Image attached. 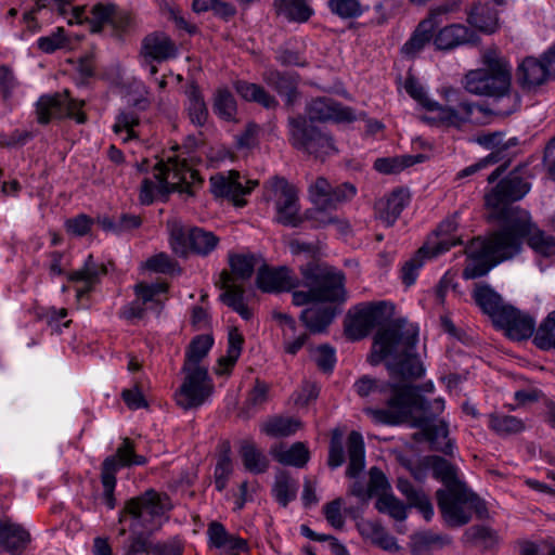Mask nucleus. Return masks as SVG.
Here are the masks:
<instances>
[{
    "label": "nucleus",
    "instance_id": "f257e3e1",
    "mask_svg": "<svg viewBox=\"0 0 555 555\" xmlns=\"http://www.w3.org/2000/svg\"><path fill=\"white\" fill-rule=\"evenodd\" d=\"M443 409L444 401L441 398L429 402L413 387H406L389 399L387 409L366 408L364 412L379 424L398 425L410 422L413 427L422 429L434 450L452 455L454 444L448 438V425L442 421L434 423L436 415Z\"/></svg>",
    "mask_w": 555,
    "mask_h": 555
},
{
    "label": "nucleus",
    "instance_id": "f03ea898",
    "mask_svg": "<svg viewBox=\"0 0 555 555\" xmlns=\"http://www.w3.org/2000/svg\"><path fill=\"white\" fill-rule=\"evenodd\" d=\"M483 67L469 70L463 79L464 88L475 95L488 96V105H478L483 115L508 116L518 109L520 96L512 90L511 66L496 49L481 54Z\"/></svg>",
    "mask_w": 555,
    "mask_h": 555
},
{
    "label": "nucleus",
    "instance_id": "7ed1b4c3",
    "mask_svg": "<svg viewBox=\"0 0 555 555\" xmlns=\"http://www.w3.org/2000/svg\"><path fill=\"white\" fill-rule=\"evenodd\" d=\"M172 507L170 498L154 489L127 500L118 517L119 522L130 518V535L124 545V555L152 554L155 543L150 537L160 529L163 517Z\"/></svg>",
    "mask_w": 555,
    "mask_h": 555
},
{
    "label": "nucleus",
    "instance_id": "20e7f679",
    "mask_svg": "<svg viewBox=\"0 0 555 555\" xmlns=\"http://www.w3.org/2000/svg\"><path fill=\"white\" fill-rule=\"evenodd\" d=\"M417 335V328L408 324L404 319L392 320L377 331L369 362L377 365L384 359L392 357L397 361L398 374L403 378H420L424 374V367L415 353Z\"/></svg>",
    "mask_w": 555,
    "mask_h": 555
},
{
    "label": "nucleus",
    "instance_id": "39448f33",
    "mask_svg": "<svg viewBox=\"0 0 555 555\" xmlns=\"http://www.w3.org/2000/svg\"><path fill=\"white\" fill-rule=\"evenodd\" d=\"M158 172L153 179L145 178L140 188V202L150 205L157 198H166L171 192L193 195L192 188L201 184L198 172L189 167L184 159L169 158L167 164H158Z\"/></svg>",
    "mask_w": 555,
    "mask_h": 555
},
{
    "label": "nucleus",
    "instance_id": "423d86ee",
    "mask_svg": "<svg viewBox=\"0 0 555 555\" xmlns=\"http://www.w3.org/2000/svg\"><path fill=\"white\" fill-rule=\"evenodd\" d=\"M527 166H517L485 195L486 206L490 210L489 219L498 221L500 228H508L513 212L524 210L513 203L520 201L530 191Z\"/></svg>",
    "mask_w": 555,
    "mask_h": 555
},
{
    "label": "nucleus",
    "instance_id": "0eeeda50",
    "mask_svg": "<svg viewBox=\"0 0 555 555\" xmlns=\"http://www.w3.org/2000/svg\"><path fill=\"white\" fill-rule=\"evenodd\" d=\"M517 246L514 242L505 243L500 228L488 236L472 240L466 248L470 262L463 270L467 280L486 275L496 264L513 259Z\"/></svg>",
    "mask_w": 555,
    "mask_h": 555
},
{
    "label": "nucleus",
    "instance_id": "6e6552de",
    "mask_svg": "<svg viewBox=\"0 0 555 555\" xmlns=\"http://www.w3.org/2000/svg\"><path fill=\"white\" fill-rule=\"evenodd\" d=\"M436 499L440 513L450 527H462L468 524L473 511L479 518L488 515L485 502L465 483L450 490H437Z\"/></svg>",
    "mask_w": 555,
    "mask_h": 555
},
{
    "label": "nucleus",
    "instance_id": "1a4fd4ad",
    "mask_svg": "<svg viewBox=\"0 0 555 555\" xmlns=\"http://www.w3.org/2000/svg\"><path fill=\"white\" fill-rule=\"evenodd\" d=\"M299 270L300 285L312 288L317 302H344L347 299L343 271L313 261L300 266Z\"/></svg>",
    "mask_w": 555,
    "mask_h": 555
},
{
    "label": "nucleus",
    "instance_id": "9d476101",
    "mask_svg": "<svg viewBox=\"0 0 555 555\" xmlns=\"http://www.w3.org/2000/svg\"><path fill=\"white\" fill-rule=\"evenodd\" d=\"M511 225L508 228H500L505 243L514 242L517 246L515 256L520 254L524 241L537 254L544 257L555 255V237L547 235L532 222L528 210H516L512 215Z\"/></svg>",
    "mask_w": 555,
    "mask_h": 555
},
{
    "label": "nucleus",
    "instance_id": "9b49d317",
    "mask_svg": "<svg viewBox=\"0 0 555 555\" xmlns=\"http://www.w3.org/2000/svg\"><path fill=\"white\" fill-rule=\"evenodd\" d=\"M288 142L304 153L317 158L334 154L336 147L333 138L319 127L314 126L305 115L287 118Z\"/></svg>",
    "mask_w": 555,
    "mask_h": 555
},
{
    "label": "nucleus",
    "instance_id": "f8f14e48",
    "mask_svg": "<svg viewBox=\"0 0 555 555\" xmlns=\"http://www.w3.org/2000/svg\"><path fill=\"white\" fill-rule=\"evenodd\" d=\"M457 230V222L455 218H448L443 220L434 235L416 251L414 257L408 260L402 267V281L406 286L412 285L417 276V271L423 267L425 259L435 258L446 251L452 246L461 244V240L453 236Z\"/></svg>",
    "mask_w": 555,
    "mask_h": 555
},
{
    "label": "nucleus",
    "instance_id": "ddd939ff",
    "mask_svg": "<svg viewBox=\"0 0 555 555\" xmlns=\"http://www.w3.org/2000/svg\"><path fill=\"white\" fill-rule=\"evenodd\" d=\"M169 243L172 251L179 257H188L190 253L207 257L219 244V237L211 231L199 227L185 225L179 220H168Z\"/></svg>",
    "mask_w": 555,
    "mask_h": 555
},
{
    "label": "nucleus",
    "instance_id": "4468645a",
    "mask_svg": "<svg viewBox=\"0 0 555 555\" xmlns=\"http://www.w3.org/2000/svg\"><path fill=\"white\" fill-rule=\"evenodd\" d=\"M146 459L143 455H137L132 442L125 438L121 446L116 451V456H108L102 463L101 481L103 485V500L109 509L116 506L114 491L116 487V473L121 466L143 465Z\"/></svg>",
    "mask_w": 555,
    "mask_h": 555
},
{
    "label": "nucleus",
    "instance_id": "2eb2a0df",
    "mask_svg": "<svg viewBox=\"0 0 555 555\" xmlns=\"http://www.w3.org/2000/svg\"><path fill=\"white\" fill-rule=\"evenodd\" d=\"M83 104V101L72 99L67 90L42 95L36 103L37 121L47 125L52 119L69 117L83 124L87 120L86 114L80 111Z\"/></svg>",
    "mask_w": 555,
    "mask_h": 555
},
{
    "label": "nucleus",
    "instance_id": "dca6fc26",
    "mask_svg": "<svg viewBox=\"0 0 555 555\" xmlns=\"http://www.w3.org/2000/svg\"><path fill=\"white\" fill-rule=\"evenodd\" d=\"M393 314V306L387 301L372 302L360 306L351 315L349 323L346 325V334L352 340H358L376 327L387 326Z\"/></svg>",
    "mask_w": 555,
    "mask_h": 555
},
{
    "label": "nucleus",
    "instance_id": "f3484780",
    "mask_svg": "<svg viewBox=\"0 0 555 555\" xmlns=\"http://www.w3.org/2000/svg\"><path fill=\"white\" fill-rule=\"evenodd\" d=\"M184 378L175 392L178 406L188 411L202 406L214 392V383L208 370L182 371Z\"/></svg>",
    "mask_w": 555,
    "mask_h": 555
},
{
    "label": "nucleus",
    "instance_id": "a211bd4d",
    "mask_svg": "<svg viewBox=\"0 0 555 555\" xmlns=\"http://www.w3.org/2000/svg\"><path fill=\"white\" fill-rule=\"evenodd\" d=\"M441 94L447 102L441 105L438 102L428 103V112H436L439 121L446 126L461 128L472 120V115L478 111V105L461 99L457 89L447 87L441 90Z\"/></svg>",
    "mask_w": 555,
    "mask_h": 555
},
{
    "label": "nucleus",
    "instance_id": "6ab92c4d",
    "mask_svg": "<svg viewBox=\"0 0 555 555\" xmlns=\"http://www.w3.org/2000/svg\"><path fill=\"white\" fill-rule=\"evenodd\" d=\"M308 194L313 205L336 210L357 195V188L351 182L332 183L318 177L309 184Z\"/></svg>",
    "mask_w": 555,
    "mask_h": 555
},
{
    "label": "nucleus",
    "instance_id": "aec40b11",
    "mask_svg": "<svg viewBox=\"0 0 555 555\" xmlns=\"http://www.w3.org/2000/svg\"><path fill=\"white\" fill-rule=\"evenodd\" d=\"M271 188L275 195L276 220L287 227H297L301 222L298 215V194L294 185L287 180L274 177L271 180Z\"/></svg>",
    "mask_w": 555,
    "mask_h": 555
},
{
    "label": "nucleus",
    "instance_id": "412c9836",
    "mask_svg": "<svg viewBox=\"0 0 555 555\" xmlns=\"http://www.w3.org/2000/svg\"><path fill=\"white\" fill-rule=\"evenodd\" d=\"M167 291L168 284L164 282L154 284H137L134 287L137 299L125 306L120 315L126 320H135L142 319L147 309H153L157 313H160L163 304L156 297Z\"/></svg>",
    "mask_w": 555,
    "mask_h": 555
},
{
    "label": "nucleus",
    "instance_id": "4be33fe9",
    "mask_svg": "<svg viewBox=\"0 0 555 555\" xmlns=\"http://www.w3.org/2000/svg\"><path fill=\"white\" fill-rule=\"evenodd\" d=\"M257 185V181H248L244 186L237 171L231 170L227 176L216 175L210 178V191L217 197L231 199L235 206L242 207L246 204L243 196L249 194Z\"/></svg>",
    "mask_w": 555,
    "mask_h": 555
},
{
    "label": "nucleus",
    "instance_id": "5701e85b",
    "mask_svg": "<svg viewBox=\"0 0 555 555\" xmlns=\"http://www.w3.org/2000/svg\"><path fill=\"white\" fill-rule=\"evenodd\" d=\"M309 120L313 121H351L354 119L353 112L343 106L337 101L321 96L311 100L306 106V115Z\"/></svg>",
    "mask_w": 555,
    "mask_h": 555
},
{
    "label": "nucleus",
    "instance_id": "b1692460",
    "mask_svg": "<svg viewBox=\"0 0 555 555\" xmlns=\"http://www.w3.org/2000/svg\"><path fill=\"white\" fill-rule=\"evenodd\" d=\"M494 325L503 328L509 338L522 340L529 338L534 333L535 321L529 314L508 306L503 310Z\"/></svg>",
    "mask_w": 555,
    "mask_h": 555
},
{
    "label": "nucleus",
    "instance_id": "393cba45",
    "mask_svg": "<svg viewBox=\"0 0 555 555\" xmlns=\"http://www.w3.org/2000/svg\"><path fill=\"white\" fill-rule=\"evenodd\" d=\"M447 12L448 9L443 7L431 10L429 16L417 25L410 39L402 46L401 52L406 56H414L422 51L434 38V30L440 23L439 17Z\"/></svg>",
    "mask_w": 555,
    "mask_h": 555
},
{
    "label": "nucleus",
    "instance_id": "a878e982",
    "mask_svg": "<svg viewBox=\"0 0 555 555\" xmlns=\"http://www.w3.org/2000/svg\"><path fill=\"white\" fill-rule=\"evenodd\" d=\"M257 286L267 293L288 292L300 285V281L286 267L276 269L263 264L257 273Z\"/></svg>",
    "mask_w": 555,
    "mask_h": 555
},
{
    "label": "nucleus",
    "instance_id": "bb28decb",
    "mask_svg": "<svg viewBox=\"0 0 555 555\" xmlns=\"http://www.w3.org/2000/svg\"><path fill=\"white\" fill-rule=\"evenodd\" d=\"M178 49L172 39L163 31L146 35L141 44L140 55L145 63L164 62L177 56Z\"/></svg>",
    "mask_w": 555,
    "mask_h": 555
},
{
    "label": "nucleus",
    "instance_id": "cd10ccee",
    "mask_svg": "<svg viewBox=\"0 0 555 555\" xmlns=\"http://www.w3.org/2000/svg\"><path fill=\"white\" fill-rule=\"evenodd\" d=\"M410 202V193L408 190L398 188L389 194L380 197L375 203V215L386 227L395 224L402 210Z\"/></svg>",
    "mask_w": 555,
    "mask_h": 555
},
{
    "label": "nucleus",
    "instance_id": "c85d7f7f",
    "mask_svg": "<svg viewBox=\"0 0 555 555\" xmlns=\"http://www.w3.org/2000/svg\"><path fill=\"white\" fill-rule=\"evenodd\" d=\"M553 79L543 56L541 60L528 56L517 67L516 80L524 89L539 87Z\"/></svg>",
    "mask_w": 555,
    "mask_h": 555
},
{
    "label": "nucleus",
    "instance_id": "c756f323",
    "mask_svg": "<svg viewBox=\"0 0 555 555\" xmlns=\"http://www.w3.org/2000/svg\"><path fill=\"white\" fill-rule=\"evenodd\" d=\"M207 535L209 544L224 551L228 555H241L249 550L247 540L230 533L219 521L208 525Z\"/></svg>",
    "mask_w": 555,
    "mask_h": 555
},
{
    "label": "nucleus",
    "instance_id": "7c9ffc66",
    "mask_svg": "<svg viewBox=\"0 0 555 555\" xmlns=\"http://www.w3.org/2000/svg\"><path fill=\"white\" fill-rule=\"evenodd\" d=\"M262 80L279 95L285 98L287 106L294 105L298 96V77L296 75L270 67L262 73Z\"/></svg>",
    "mask_w": 555,
    "mask_h": 555
},
{
    "label": "nucleus",
    "instance_id": "2f4dec72",
    "mask_svg": "<svg viewBox=\"0 0 555 555\" xmlns=\"http://www.w3.org/2000/svg\"><path fill=\"white\" fill-rule=\"evenodd\" d=\"M30 542V534L21 525L0 520V552L21 555Z\"/></svg>",
    "mask_w": 555,
    "mask_h": 555
},
{
    "label": "nucleus",
    "instance_id": "473e14b6",
    "mask_svg": "<svg viewBox=\"0 0 555 555\" xmlns=\"http://www.w3.org/2000/svg\"><path fill=\"white\" fill-rule=\"evenodd\" d=\"M477 41L475 31L462 24H452L440 29L434 37L438 50H452L466 43Z\"/></svg>",
    "mask_w": 555,
    "mask_h": 555
},
{
    "label": "nucleus",
    "instance_id": "72a5a7b5",
    "mask_svg": "<svg viewBox=\"0 0 555 555\" xmlns=\"http://www.w3.org/2000/svg\"><path fill=\"white\" fill-rule=\"evenodd\" d=\"M473 298L481 311L491 318L493 323L501 317L503 310L509 306L505 305L502 297L486 284L475 286Z\"/></svg>",
    "mask_w": 555,
    "mask_h": 555
},
{
    "label": "nucleus",
    "instance_id": "f704fd0d",
    "mask_svg": "<svg viewBox=\"0 0 555 555\" xmlns=\"http://www.w3.org/2000/svg\"><path fill=\"white\" fill-rule=\"evenodd\" d=\"M106 271L104 268H99L95 263L93 256L89 255L81 269L73 271L68 279L72 282H82L83 286L76 289L77 298L80 299L88 295L94 284L98 282L99 275L104 274Z\"/></svg>",
    "mask_w": 555,
    "mask_h": 555
},
{
    "label": "nucleus",
    "instance_id": "c9c22d12",
    "mask_svg": "<svg viewBox=\"0 0 555 555\" xmlns=\"http://www.w3.org/2000/svg\"><path fill=\"white\" fill-rule=\"evenodd\" d=\"M214 340L209 335H198L192 339L186 352L182 371L207 370L201 362L207 357Z\"/></svg>",
    "mask_w": 555,
    "mask_h": 555
},
{
    "label": "nucleus",
    "instance_id": "e433bc0d",
    "mask_svg": "<svg viewBox=\"0 0 555 555\" xmlns=\"http://www.w3.org/2000/svg\"><path fill=\"white\" fill-rule=\"evenodd\" d=\"M406 387L409 386H395L392 384L372 378L367 375L362 376L354 383V389L360 397H369L375 393L383 396L386 401V406L384 409L388 408V401L396 392Z\"/></svg>",
    "mask_w": 555,
    "mask_h": 555
},
{
    "label": "nucleus",
    "instance_id": "4c0bfd02",
    "mask_svg": "<svg viewBox=\"0 0 555 555\" xmlns=\"http://www.w3.org/2000/svg\"><path fill=\"white\" fill-rule=\"evenodd\" d=\"M427 464L433 470V476L444 485L443 490L464 485L457 476V467L444 457L439 455L428 456Z\"/></svg>",
    "mask_w": 555,
    "mask_h": 555
},
{
    "label": "nucleus",
    "instance_id": "58836bf2",
    "mask_svg": "<svg viewBox=\"0 0 555 555\" xmlns=\"http://www.w3.org/2000/svg\"><path fill=\"white\" fill-rule=\"evenodd\" d=\"M234 88L244 100L256 102L267 109H274L279 106V101L260 85L237 80Z\"/></svg>",
    "mask_w": 555,
    "mask_h": 555
},
{
    "label": "nucleus",
    "instance_id": "ea45409f",
    "mask_svg": "<svg viewBox=\"0 0 555 555\" xmlns=\"http://www.w3.org/2000/svg\"><path fill=\"white\" fill-rule=\"evenodd\" d=\"M335 318L331 307L313 306L301 311L300 320L313 334L323 333Z\"/></svg>",
    "mask_w": 555,
    "mask_h": 555
},
{
    "label": "nucleus",
    "instance_id": "a19ab883",
    "mask_svg": "<svg viewBox=\"0 0 555 555\" xmlns=\"http://www.w3.org/2000/svg\"><path fill=\"white\" fill-rule=\"evenodd\" d=\"M349 464L346 476L357 478L364 468L365 451L364 441L360 433L351 431L347 439Z\"/></svg>",
    "mask_w": 555,
    "mask_h": 555
},
{
    "label": "nucleus",
    "instance_id": "79ce46f5",
    "mask_svg": "<svg viewBox=\"0 0 555 555\" xmlns=\"http://www.w3.org/2000/svg\"><path fill=\"white\" fill-rule=\"evenodd\" d=\"M98 224L105 232H111L115 235H122L140 228L142 219L140 216L132 214H121L116 218L102 216L98 218Z\"/></svg>",
    "mask_w": 555,
    "mask_h": 555
},
{
    "label": "nucleus",
    "instance_id": "37998d69",
    "mask_svg": "<svg viewBox=\"0 0 555 555\" xmlns=\"http://www.w3.org/2000/svg\"><path fill=\"white\" fill-rule=\"evenodd\" d=\"M240 455L244 467L251 474H262L269 467L268 457L253 441L245 440L242 442Z\"/></svg>",
    "mask_w": 555,
    "mask_h": 555
},
{
    "label": "nucleus",
    "instance_id": "c03bdc74",
    "mask_svg": "<svg viewBox=\"0 0 555 555\" xmlns=\"http://www.w3.org/2000/svg\"><path fill=\"white\" fill-rule=\"evenodd\" d=\"M186 111L191 122L203 127L208 119V108L199 88L195 83H191L186 90Z\"/></svg>",
    "mask_w": 555,
    "mask_h": 555
},
{
    "label": "nucleus",
    "instance_id": "a18cd8bd",
    "mask_svg": "<svg viewBox=\"0 0 555 555\" xmlns=\"http://www.w3.org/2000/svg\"><path fill=\"white\" fill-rule=\"evenodd\" d=\"M467 22L474 28L486 34L494 33L498 27V17L495 12L491 8L480 3L475 4L470 9Z\"/></svg>",
    "mask_w": 555,
    "mask_h": 555
},
{
    "label": "nucleus",
    "instance_id": "49530a36",
    "mask_svg": "<svg viewBox=\"0 0 555 555\" xmlns=\"http://www.w3.org/2000/svg\"><path fill=\"white\" fill-rule=\"evenodd\" d=\"M274 5L278 14L288 21L304 23L312 15V9L306 0H274Z\"/></svg>",
    "mask_w": 555,
    "mask_h": 555
},
{
    "label": "nucleus",
    "instance_id": "de8ad7c7",
    "mask_svg": "<svg viewBox=\"0 0 555 555\" xmlns=\"http://www.w3.org/2000/svg\"><path fill=\"white\" fill-rule=\"evenodd\" d=\"M489 428L499 436H509L521 433L525 429L522 420L501 412H493L489 415Z\"/></svg>",
    "mask_w": 555,
    "mask_h": 555
},
{
    "label": "nucleus",
    "instance_id": "09e8293b",
    "mask_svg": "<svg viewBox=\"0 0 555 555\" xmlns=\"http://www.w3.org/2000/svg\"><path fill=\"white\" fill-rule=\"evenodd\" d=\"M298 483L286 472H279L272 488V493L278 503L286 507L289 502L296 499Z\"/></svg>",
    "mask_w": 555,
    "mask_h": 555
},
{
    "label": "nucleus",
    "instance_id": "8fccbe9b",
    "mask_svg": "<svg viewBox=\"0 0 555 555\" xmlns=\"http://www.w3.org/2000/svg\"><path fill=\"white\" fill-rule=\"evenodd\" d=\"M212 111L222 120L235 121L237 105L234 95L225 88L218 89L214 94Z\"/></svg>",
    "mask_w": 555,
    "mask_h": 555
},
{
    "label": "nucleus",
    "instance_id": "3c124183",
    "mask_svg": "<svg viewBox=\"0 0 555 555\" xmlns=\"http://www.w3.org/2000/svg\"><path fill=\"white\" fill-rule=\"evenodd\" d=\"M243 343V336L236 330L229 333L227 356L218 360V366L215 369L216 374L222 375L230 373L241 356Z\"/></svg>",
    "mask_w": 555,
    "mask_h": 555
},
{
    "label": "nucleus",
    "instance_id": "603ef678",
    "mask_svg": "<svg viewBox=\"0 0 555 555\" xmlns=\"http://www.w3.org/2000/svg\"><path fill=\"white\" fill-rule=\"evenodd\" d=\"M450 539L446 535L433 531H422L412 535L411 552L412 555H431L430 550L434 545H443L449 543Z\"/></svg>",
    "mask_w": 555,
    "mask_h": 555
},
{
    "label": "nucleus",
    "instance_id": "864d4df0",
    "mask_svg": "<svg viewBox=\"0 0 555 555\" xmlns=\"http://www.w3.org/2000/svg\"><path fill=\"white\" fill-rule=\"evenodd\" d=\"M300 421L294 417L274 416L262 425V431L271 437H288L300 428Z\"/></svg>",
    "mask_w": 555,
    "mask_h": 555
},
{
    "label": "nucleus",
    "instance_id": "5fc2aeb1",
    "mask_svg": "<svg viewBox=\"0 0 555 555\" xmlns=\"http://www.w3.org/2000/svg\"><path fill=\"white\" fill-rule=\"evenodd\" d=\"M272 454L281 464L295 467H304L309 461V450L302 442H296L287 450L274 449Z\"/></svg>",
    "mask_w": 555,
    "mask_h": 555
},
{
    "label": "nucleus",
    "instance_id": "6e6d98bb",
    "mask_svg": "<svg viewBox=\"0 0 555 555\" xmlns=\"http://www.w3.org/2000/svg\"><path fill=\"white\" fill-rule=\"evenodd\" d=\"M221 288L224 292L220 295V300L232 308L234 311L244 304V289L242 286L233 283L232 275L227 271L220 274Z\"/></svg>",
    "mask_w": 555,
    "mask_h": 555
},
{
    "label": "nucleus",
    "instance_id": "4d7b16f0",
    "mask_svg": "<svg viewBox=\"0 0 555 555\" xmlns=\"http://www.w3.org/2000/svg\"><path fill=\"white\" fill-rule=\"evenodd\" d=\"M375 507L379 513L387 514L395 520L403 521L406 518V505L393 494L380 493Z\"/></svg>",
    "mask_w": 555,
    "mask_h": 555
},
{
    "label": "nucleus",
    "instance_id": "13d9d810",
    "mask_svg": "<svg viewBox=\"0 0 555 555\" xmlns=\"http://www.w3.org/2000/svg\"><path fill=\"white\" fill-rule=\"evenodd\" d=\"M92 33H100L104 25L116 23V7L114 4L98 3L91 9V17H86Z\"/></svg>",
    "mask_w": 555,
    "mask_h": 555
},
{
    "label": "nucleus",
    "instance_id": "bf43d9fd",
    "mask_svg": "<svg viewBox=\"0 0 555 555\" xmlns=\"http://www.w3.org/2000/svg\"><path fill=\"white\" fill-rule=\"evenodd\" d=\"M533 343L542 350L555 349V310L551 311L539 325Z\"/></svg>",
    "mask_w": 555,
    "mask_h": 555
},
{
    "label": "nucleus",
    "instance_id": "052dcab7",
    "mask_svg": "<svg viewBox=\"0 0 555 555\" xmlns=\"http://www.w3.org/2000/svg\"><path fill=\"white\" fill-rule=\"evenodd\" d=\"M229 263L231 273L234 280H248L255 270L257 259L254 255H230Z\"/></svg>",
    "mask_w": 555,
    "mask_h": 555
},
{
    "label": "nucleus",
    "instance_id": "680f3d73",
    "mask_svg": "<svg viewBox=\"0 0 555 555\" xmlns=\"http://www.w3.org/2000/svg\"><path fill=\"white\" fill-rule=\"evenodd\" d=\"M140 125V118L138 114L133 111H124L118 114L116 117V121L113 126V130L115 133L126 132V137L122 138L124 142L129 141L130 139H135L139 137L135 131V127Z\"/></svg>",
    "mask_w": 555,
    "mask_h": 555
},
{
    "label": "nucleus",
    "instance_id": "e2e57ef3",
    "mask_svg": "<svg viewBox=\"0 0 555 555\" xmlns=\"http://www.w3.org/2000/svg\"><path fill=\"white\" fill-rule=\"evenodd\" d=\"M331 12L341 18H354L362 14L359 0H328Z\"/></svg>",
    "mask_w": 555,
    "mask_h": 555
},
{
    "label": "nucleus",
    "instance_id": "0e129e2a",
    "mask_svg": "<svg viewBox=\"0 0 555 555\" xmlns=\"http://www.w3.org/2000/svg\"><path fill=\"white\" fill-rule=\"evenodd\" d=\"M333 211L331 208L313 205L312 208L306 210L305 218L312 223L313 228H324L337 222V218L332 214Z\"/></svg>",
    "mask_w": 555,
    "mask_h": 555
},
{
    "label": "nucleus",
    "instance_id": "69168bd1",
    "mask_svg": "<svg viewBox=\"0 0 555 555\" xmlns=\"http://www.w3.org/2000/svg\"><path fill=\"white\" fill-rule=\"evenodd\" d=\"M177 262L165 253L157 254L146 261V267L157 273H173Z\"/></svg>",
    "mask_w": 555,
    "mask_h": 555
},
{
    "label": "nucleus",
    "instance_id": "338daca9",
    "mask_svg": "<svg viewBox=\"0 0 555 555\" xmlns=\"http://www.w3.org/2000/svg\"><path fill=\"white\" fill-rule=\"evenodd\" d=\"M412 164L411 157H404L402 160L398 158H378L375 160L374 168L382 173H395Z\"/></svg>",
    "mask_w": 555,
    "mask_h": 555
},
{
    "label": "nucleus",
    "instance_id": "774afa93",
    "mask_svg": "<svg viewBox=\"0 0 555 555\" xmlns=\"http://www.w3.org/2000/svg\"><path fill=\"white\" fill-rule=\"evenodd\" d=\"M38 48L44 53H53L65 44L64 30L57 28L55 33L50 36L40 37L37 41Z\"/></svg>",
    "mask_w": 555,
    "mask_h": 555
}]
</instances>
